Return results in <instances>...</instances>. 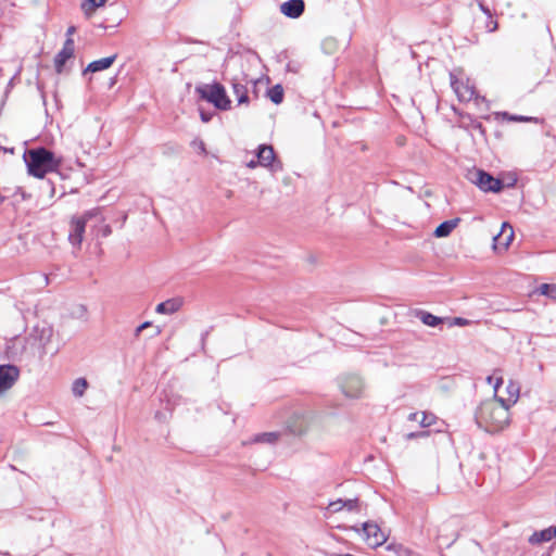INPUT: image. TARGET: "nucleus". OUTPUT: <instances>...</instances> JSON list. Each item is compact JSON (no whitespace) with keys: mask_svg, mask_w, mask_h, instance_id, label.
Wrapping results in <instances>:
<instances>
[{"mask_svg":"<svg viewBox=\"0 0 556 556\" xmlns=\"http://www.w3.org/2000/svg\"><path fill=\"white\" fill-rule=\"evenodd\" d=\"M510 408L492 396L478 406L475 415L476 421L488 432H501L510 424Z\"/></svg>","mask_w":556,"mask_h":556,"instance_id":"obj_1","label":"nucleus"},{"mask_svg":"<svg viewBox=\"0 0 556 556\" xmlns=\"http://www.w3.org/2000/svg\"><path fill=\"white\" fill-rule=\"evenodd\" d=\"M25 162L28 174L42 179L47 174L58 170L62 159L45 148H39L29 150L25 155Z\"/></svg>","mask_w":556,"mask_h":556,"instance_id":"obj_2","label":"nucleus"},{"mask_svg":"<svg viewBox=\"0 0 556 556\" xmlns=\"http://www.w3.org/2000/svg\"><path fill=\"white\" fill-rule=\"evenodd\" d=\"M486 383L493 389V397L513 407L520 397V386L513 379L504 380L502 370L496 369L486 377Z\"/></svg>","mask_w":556,"mask_h":556,"instance_id":"obj_3","label":"nucleus"},{"mask_svg":"<svg viewBox=\"0 0 556 556\" xmlns=\"http://www.w3.org/2000/svg\"><path fill=\"white\" fill-rule=\"evenodd\" d=\"M29 350L33 354H46L48 352L55 353L58 346L53 345V328L49 324L38 323L31 329L27 339V346L22 351Z\"/></svg>","mask_w":556,"mask_h":556,"instance_id":"obj_4","label":"nucleus"},{"mask_svg":"<svg viewBox=\"0 0 556 556\" xmlns=\"http://www.w3.org/2000/svg\"><path fill=\"white\" fill-rule=\"evenodd\" d=\"M201 98L212 103L216 109L229 110L231 101L228 98L224 86L218 83L206 84L197 88Z\"/></svg>","mask_w":556,"mask_h":556,"instance_id":"obj_5","label":"nucleus"},{"mask_svg":"<svg viewBox=\"0 0 556 556\" xmlns=\"http://www.w3.org/2000/svg\"><path fill=\"white\" fill-rule=\"evenodd\" d=\"M97 210H91L86 213H84L81 216H75L71 219L70 223V231H68V241L73 247L79 248L83 240H84V233L86 224L89 219L92 217L98 216Z\"/></svg>","mask_w":556,"mask_h":556,"instance_id":"obj_6","label":"nucleus"},{"mask_svg":"<svg viewBox=\"0 0 556 556\" xmlns=\"http://www.w3.org/2000/svg\"><path fill=\"white\" fill-rule=\"evenodd\" d=\"M315 421V416L307 410L294 412L287 421L288 429L293 434H304L312 427Z\"/></svg>","mask_w":556,"mask_h":556,"instance_id":"obj_7","label":"nucleus"},{"mask_svg":"<svg viewBox=\"0 0 556 556\" xmlns=\"http://www.w3.org/2000/svg\"><path fill=\"white\" fill-rule=\"evenodd\" d=\"M340 388L346 397L359 399L365 392V382L362 377L349 374L341 377Z\"/></svg>","mask_w":556,"mask_h":556,"instance_id":"obj_8","label":"nucleus"},{"mask_svg":"<svg viewBox=\"0 0 556 556\" xmlns=\"http://www.w3.org/2000/svg\"><path fill=\"white\" fill-rule=\"evenodd\" d=\"M514 236L513 226L509 223L504 222L498 233L493 237V251L497 254L506 252L514 240Z\"/></svg>","mask_w":556,"mask_h":556,"instance_id":"obj_9","label":"nucleus"},{"mask_svg":"<svg viewBox=\"0 0 556 556\" xmlns=\"http://www.w3.org/2000/svg\"><path fill=\"white\" fill-rule=\"evenodd\" d=\"M256 157L260 166L269 168L273 173L282 169L281 164L276 161V154L271 146H258L256 150Z\"/></svg>","mask_w":556,"mask_h":556,"instance_id":"obj_10","label":"nucleus"},{"mask_svg":"<svg viewBox=\"0 0 556 556\" xmlns=\"http://www.w3.org/2000/svg\"><path fill=\"white\" fill-rule=\"evenodd\" d=\"M363 539L370 547H378L387 541L386 533L377 523L365 522L362 528Z\"/></svg>","mask_w":556,"mask_h":556,"instance_id":"obj_11","label":"nucleus"},{"mask_svg":"<svg viewBox=\"0 0 556 556\" xmlns=\"http://www.w3.org/2000/svg\"><path fill=\"white\" fill-rule=\"evenodd\" d=\"M451 86L459 101L468 102L476 97L475 87L470 84L469 79L464 80L451 74Z\"/></svg>","mask_w":556,"mask_h":556,"instance_id":"obj_12","label":"nucleus"},{"mask_svg":"<svg viewBox=\"0 0 556 556\" xmlns=\"http://www.w3.org/2000/svg\"><path fill=\"white\" fill-rule=\"evenodd\" d=\"M20 370L14 365H0V396H3L17 381Z\"/></svg>","mask_w":556,"mask_h":556,"instance_id":"obj_13","label":"nucleus"},{"mask_svg":"<svg viewBox=\"0 0 556 556\" xmlns=\"http://www.w3.org/2000/svg\"><path fill=\"white\" fill-rule=\"evenodd\" d=\"M473 182L484 192H500L503 189V184L500 179L483 170L475 173Z\"/></svg>","mask_w":556,"mask_h":556,"instance_id":"obj_14","label":"nucleus"},{"mask_svg":"<svg viewBox=\"0 0 556 556\" xmlns=\"http://www.w3.org/2000/svg\"><path fill=\"white\" fill-rule=\"evenodd\" d=\"M305 9L303 0H288L280 4V12L289 18L300 17Z\"/></svg>","mask_w":556,"mask_h":556,"instance_id":"obj_15","label":"nucleus"},{"mask_svg":"<svg viewBox=\"0 0 556 556\" xmlns=\"http://www.w3.org/2000/svg\"><path fill=\"white\" fill-rule=\"evenodd\" d=\"M75 46H74V39L73 38H66L63 48L61 51L56 54L54 59V65L56 72L61 73L62 68L67 60H70L74 54Z\"/></svg>","mask_w":556,"mask_h":556,"instance_id":"obj_16","label":"nucleus"},{"mask_svg":"<svg viewBox=\"0 0 556 556\" xmlns=\"http://www.w3.org/2000/svg\"><path fill=\"white\" fill-rule=\"evenodd\" d=\"M182 300L180 298H174L166 300L156 305L155 312L163 315H172L178 312L182 306Z\"/></svg>","mask_w":556,"mask_h":556,"instance_id":"obj_17","label":"nucleus"},{"mask_svg":"<svg viewBox=\"0 0 556 556\" xmlns=\"http://www.w3.org/2000/svg\"><path fill=\"white\" fill-rule=\"evenodd\" d=\"M116 56H117L116 54H113L111 56H106V58H102V59L92 61L86 67L85 73H88V72L97 73L100 71L108 70L109 67L112 66V64L116 60Z\"/></svg>","mask_w":556,"mask_h":556,"instance_id":"obj_18","label":"nucleus"},{"mask_svg":"<svg viewBox=\"0 0 556 556\" xmlns=\"http://www.w3.org/2000/svg\"><path fill=\"white\" fill-rule=\"evenodd\" d=\"M357 506H358V502L355 498L345 500V501L344 500H336V501H332L329 503L328 509L331 513H339L343 509L351 511V510L356 509Z\"/></svg>","mask_w":556,"mask_h":556,"instance_id":"obj_19","label":"nucleus"},{"mask_svg":"<svg viewBox=\"0 0 556 556\" xmlns=\"http://www.w3.org/2000/svg\"><path fill=\"white\" fill-rule=\"evenodd\" d=\"M279 440L278 432H263L254 434L247 443L249 444H269L273 445Z\"/></svg>","mask_w":556,"mask_h":556,"instance_id":"obj_20","label":"nucleus"},{"mask_svg":"<svg viewBox=\"0 0 556 556\" xmlns=\"http://www.w3.org/2000/svg\"><path fill=\"white\" fill-rule=\"evenodd\" d=\"M408 419L419 424L421 427H429L435 422V416L426 412L412 413Z\"/></svg>","mask_w":556,"mask_h":556,"instance_id":"obj_21","label":"nucleus"},{"mask_svg":"<svg viewBox=\"0 0 556 556\" xmlns=\"http://www.w3.org/2000/svg\"><path fill=\"white\" fill-rule=\"evenodd\" d=\"M108 0H84L80 4V9L87 18H90L94 12L104 7Z\"/></svg>","mask_w":556,"mask_h":556,"instance_id":"obj_22","label":"nucleus"},{"mask_svg":"<svg viewBox=\"0 0 556 556\" xmlns=\"http://www.w3.org/2000/svg\"><path fill=\"white\" fill-rule=\"evenodd\" d=\"M554 527L546 528L542 531L534 532L530 538L529 542L531 544H540L543 542H548L552 539L556 538V534H554Z\"/></svg>","mask_w":556,"mask_h":556,"instance_id":"obj_23","label":"nucleus"},{"mask_svg":"<svg viewBox=\"0 0 556 556\" xmlns=\"http://www.w3.org/2000/svg\"><path fill=\"white\" fill-rule=\"evenodd\" d=\"M458 222V218L443 222L435 228L434 236L437 238L447 237L456 228Z\"/></svg>","mask_w":556,"mask_h":556,"instance_id":"obj_24","label":"nucleus"},{"mask_svg":"<svg viewBox=\"0 0 556 556\" xmlns=\"http://www.w3.org/2000/svg\"><path fill=\"white\" fill-rule=\"evenodd\" d=\"M232 91H233V94L237 97L238 104H248L249 103L248 90H247L245 86H243L239 83H233Z\"/></svg>","mask_w":556,"mask_h":556,"instance_id":"obj_25","label":"nucleus"},{"mask_svg":"<svg viewBox=\"0 0 556 556\" xmlns=\"http://www.w3.org/2000/svg\"><path fill=\"white\" fill-rule=\"evenodd\" d=\"M88 388V382L85 378H77L72 383V392L74 396L81 397Z\"/></svg>","mask_w":556,"mask_h":556,"instance_id":"obj_26","label":"nucleus"},{"mask_svg":"<svg viewBox=\"0 0 556 556\" xmlns=\"http://www.w3.org/2000/svg\"><path fill=\"white\" fill-rule=\"evenodd\" d=\"M420 320L422 321V324H425L426 326H429V327H437V326L445 323V318L434 316L427 312H422L420 314Z\"/></svg>","mask_w":556,"mask_h":556,"instance_id":"obj_27","label":"nucleus"},{"mask_svg":"<svg viewBox=\"0 0 556 556\" xmlns=\"http://www.w3.org/2000/svg\"><path fill=\"white\" fill-rule=\"evenodd\" d=\"M536 292L556 301V283H543L536 289Z\"/></svg>","mask_w":556,"mask_h":556,"instance_id":"obj_28","label":"nucleus"},{"mask_svg":"<svg viewBox=\"0 0 556 556\" xmlns=\"http://www.w3.org/2000/svg\"><path fill=\"white\" fill-rule=\"evenodd\" d=\"M267 94L275 104H280L283 100V88L281 85H275L268 90Z\"/></svg>","mask_w":556,"mask_h":556,"instance_id":"obj_29","label":"nucleus"},{"mask_svg":"<svg viewBox=\"0 0 556 556\" xmlns=\"http://www.w3.org/2000/svg\"><path fill=\"white\" fill-rule=\"evenodd\" d=\"M445 321L448 324V327L468 325V320L462 317H455L452 319L445 318Z\"/></svg>","mask_w":556,"mask_h":556,"instance_id":"obj_30","label":"nucleus"},{"mask_svg":"<svg viewBox=\"0 0 556 556\" xmlns=\"http://www.w3.org/2000/svg\"><path fill=\"white\" fill-rule=\"evenodd\" d=\"M192 144H193V147H194V148H197L201 153H203V154H204V153L206 152V151H205V144H204V142H203V141H201V140H194V141L192 142Z\"/></svg>","mask_w":556,"mask_h":556,"instance_id":"obj_31","label":"nucleus"},{"mask_svg":"<svg viewBox=\"0 0 556 556\" xmlns=\"http://www.w3.org/2000/svg\"><path fill=\"white\" fill-rule=\"evenodd\" d=\"M151 326V323L150 321H144L142 323L141 325H139L137 328H136V331H135V336L138 337L141 331L146 328H149Z\"/></svg>","mask_w":556,"mask_h":556,"instance_id":"obj_32","label":"nucleus"},{"mask_svg":"<svg viewBox=\"0 0 556 556\" xmlns=\"http://www.w3.org/2000/svg\"><path fill=\"white\" fill-rule=\"evenodd\" d=\"M509 119L515 121V122H527V121H531L532 118L525 117V116H510Z\"/></svg>","mask_w":556,"mask_h":556,"instance_id":"obj_33","label":"nucleus"},{"mask_svg":"<svg viewBox=\"0 0 556 556\" xmlns=\"http://www.w3.org/2000/svg\"><path fill=\"white\" fill-rule=\"evenodd\" d=\"M479 8L486 16H491V11L483 3L480 2Z\"/></svg>","mask_w":556,"mask_h":556,"instance_id":"obj_34","label":"nucleus"},{"mask_svg":"<svg viewBox=\"0 0 556 556\" xmlns=\"http://www.w3.org/2000/svg\"><path fill=\"white\" fill-rule=\"evenodd\" d=\"M75 31H76V28L74 26H70L66 30V37L73 38V35L75 34Z\"/></svg>","mask_w":556,"mask_h":556,"instance_id":"obj_35","label":"nucleus"},{"mask_svg":"<svg viewBox=\"0 0 556 556\" xmlns=\"http://www.w3.org/2000/svg\"><path fill=\"white\" fill-rule=\"evenodd\" d=\"M247 166L249 168H255L256 166H260V164L257 163V159L256 160H251V161L247 162Z\"/></svg>","mask_w":556,"mask_h":556,"instance_id":"obj_36","label":"nucleus"},{"mask_svg":"<svg viewBox=\"0 0 556 556\" xmlns=\"http://www.w3.org/2000/svg\"><path fill=\"white\" fill-rule=\"evenodd\" d=\"M162 332V329L157 326L155 328V336H159Z\"/></svg>","mask_w":556,"mask_h":556,"instance_id":"obj_37","label":"nucleus"},{"mask_svg":"<svg viewBox=\"0 0 556 556\" xmlns=\"http://www.w3.org/2000/svg\"><path fill=\"white\" fill-rule=\"evenodd\" d=\"M201 118H202L203 122H207L208 121L207 115H204V114H201Z\"/></svg>","mask_w":556,"mask_h":556,"instance_id":"obj_38","label":"nucleus"},{"mask_svg":"<svg viewBox=\"0 0 556 556\" xmlns=\"http://www.w3.org/2000/svg\"><path fill=\"white\" fill-rule=\"evenodd\" d=\"M496 28H497V23H496V22H494V23H493V27L491 28V31H494Z\"/></svg>","mask_w":556,"mask_h":556,"instance_id":"obj_39","label":"nucleus"},{"mask_svg":"<svg viewBox=\"0 0 556 556\" xmlns=\"http://www.w3.org/2000/svg\"><path fill=\"white\" fill-rule=\"evenodd\" d=\"M554 530H555V531H554V534H556V526H554Z\"/></svg>","mask_w":556,"mask_h":556,"instance_id":"obj_40","label":"nucleus"}]
</instances>
